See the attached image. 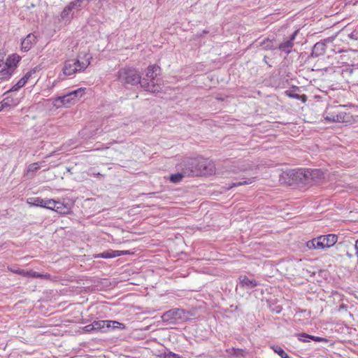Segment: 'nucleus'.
Returning a JSON list of instances; mask_svg holds the SVG:
<instances>
[{"instance_id":"obj_1","label":"nucleus","mask_w":358,"mask_h":358,"mask_svg":"<svg viewBox=\"0 0 358 358\" xmlns=\"http://www.w3.org/2000/svg\"><path fill=\"white\" fill-rule=\"evenodd\" d=\"M182 159L183 164H186L187 167L189 168L192 171V176L198 174H212L215 171L213 163L203 157L191 158L185 157Z\"/></svg>"},{"instance_id":"obj_2","label":"nucleus","mask_w":358,"mask_h":358,"mask_svg":"<svg viewBox=\"0 0 358 358\" xmlns=\"http://www.w3.org/2000/svg\"><path fill=\"white\" fill-rule=\"evenodd\" d=\"M160 68L154 64L149 66L145 70V75L143 78L141 74V87L145 91L152 93L159 92L161 87L155 82V79L159 74Z\"/></svg>"},{"instance_id":"obj_3","label":"nucleus","mask_w":358,"mask_h":358,"mask_svg":"<svg viewBox=\"0 0 358 358\" xmlns=\"http://www.w3.org/2000/svg\"><path fill=\"white\" fill-rule=\"evenodd\" d=\"M117 79L124 86L141 85V72L138 69L126 66L118 70Z\"/></svg>"},{"instance_id":"obj_4","label":"nucleus","mask_w":358,"mask_h":358,"mask_svg":"<svg viewBox=\"0 0 358 358\" xmlns=\"http://www.w3.org/2000/svg\"><path fill=\"white\" fill-rule=\"evenodd\" d=\"M20 59L21 57L16 54L10 55L6 59L0 56V83L10 78Z\"/></svg>"},{"instance_id":"obj_5","label":"nucleus","mask_w":358,"mask_h":358,"mask_svg":"<svg viewBox=\"0 0 358 358\" xmlns=\"http://www.w3.org/2000/svg\"><path fill=\"white\" fill-rule=\"evenodd\" d=\"M84 57L83 61L79 59H66L62 69L63 75L69 76L86 69L91 63L92 57L85 54Z\"/></svg>"},{"instance_id":"obj_6","label":"nucleus","mask_w":358,"mask_h":358,"mask_svg":"<svg viewBox=\"0 0 358 358\" xmlns=\"http://www.w3.org/2000/svg\"><path fill=\"white\" fill-rule=\"evenodd\" d=\"M341 106H329L323 114L325 120L330 122H348L350 121V114L341 109Z\"/></svg>"},{"instance_id":"obj_7","label":"nucleus","mask_w":358,"mask_h":358,"mask_svg":"<svg viewBox=\"0 0 358 358\" xmlns=\"http://www.w3.org/2000/svg\"><path fill=\"white\" fill-rule=\"evenodd\" d=\"M321 171L318 169H297L293 173L295 180L302 183H310L315 178H318L321 175Z\"/></svg>"},{"instance_id":"obj_8","label":"nucleus","mask_w":358,"mask_h":358,"mask_svg":"<svg viewBox=\"0 0 358 358\" xmlns=\"http://www.w3.org/2000/svg\"><path fill=\"white\" fill-rule=\"evenodd\" d=\"M83 90L82 88H79L68 93L67 94L58 96L55 99L54 105L57 108L61 106H67V105L74 102L76 98L81 97L83 96Z\"/></svg>"},{"instance_id":"obj_9","label":"nucleus","mask_w":358,"mask_h":358,"mask_svg":"<svg viewBox=\"0 0 358 358\" xmlns=\"http://www.w3.org/2000/svg\"><path fill=\"white\" fill-rule=\"evenodd\" d=\"M299 30L294 31L289 37L285 38L282 41L276 45V50L284 53L285 55H288L292 52L294 48V41L299 33Z\"/></svg>"},{"instance_id":"obj_10","label":"nucleus","mask_w":358,"mask_h":358,"mask_svg":"<svg viewBox=\"0 0 358 358\" xmlns=\"http://www.w3.org/2000/svg\"><path fill=\"white\" fill-rule=\"evenodd\" d=\"M110 324H113V328H124V325L122 323L111 320L94 321L92 327H94L96 331H100L101 332H106L110 330Z\"/></svg>"},{"instance_id":"obj_11","label":"nucleus","mask_w":358,"mask_h":358,"mask_svg":"<svg viewBox=\"0 0 358 358\" xmlns=\"http://www.w3.org/2000/svg\"><path fill=\"white\" fill-rule=\"evenodd\" d=\"M177 169L180 170V172L171 174L169 177V180L173 183H178L182 180V179L185 176H190L191 175V170L189 168H187L186 164H183V159H182V161L180 164H178Z\"/></svg>"},{"instance_id":"obj_12","label":"nucleus","mask_w":358,"mask_h":358,"mask_svg":"<svg viewBox=\"0 0 358 358\" xmlns=\"http://www.w3.org/2000/svg\"><path fill=\"white\" fill-rule=\"evenodd\" d=\"M334 37H328L323 41L316 43L312 49L311 57H317L323 55L326 50V43H331L334 41Z\"/></svg>"},{"instance_id":"obj_13","label":"nucleus","mask_w":358,"mask_h":358,"mask_svg":"<svg viewBox=\"0 0 358 358\" xmlns=\"http://www.w3.org/2000/svg\"><path fill=\"white\" fill-rule=\"evenodd\" d=\"M185 314V310L180 308H174L166 311L163 315L162 319L164 321L175 322L176 320L182 317Z\"/></svg>"},{"instance_id":"obj_14","label":"nucleus","mask_w":358,"mask_h":358,"mask_svg":"<svg viewBox=\"0 0 358 358\" xmlns=\"http://www.w3.org/2000/svg\"><path fill=\"white\" fill-rule=\"evenodd\" d=\"M36 43V36L34 34H29L21 43V48L24 52L29 51L33 45Z\"/></svg>"},{"instance_id":"obj_15","label":"nucleus","mask_w":358,"mask_h":358,"mask_svg":"<svg viewBox=\"0 0 358 358\" xmlns=\"http://www.w3.org/2000/svg\"><path fill=\"white\" fill-rule=\"evenodd\" d=\"M55 211L61 215H67L71 212V205L64 201H56Z\"/></svg>"},{"instance_id":"obj_16","label":"nucleus","mask_w":358,"mask_h":358,"mask_svg":"<svg viewBox=\"0 0 358 358\" xmlns=\"http://www.w3.org/2000/svg\"><path fill=\"white\" fill-rule=\"evenodd\" d=\"M226 355L229 358H242L245 357L248 352L241 348H228L225 350Z\"/></svg>"},{"instance_id":"obj_17","label":"nucleus","mask_w":358,"mask_h":358,"mask_svg":"<svg viewBox=\"0 0 358 358\" xmlns=\"http://www.w3.org/2000/svg\"><path fill=\"white\" fill-rule=\"evenodd\" d=\"M238 280L239 285L244 289H251L258 285L255 280L249 279L246 275H241Z\"/></svg>"},{"instance_id":"obj_18","label":"nucleus","mask_w":358,"mask_h":358,"mask_svg":"<svg viewBox=\"0 0 358 358\" xmlns=\"http://www.w3.org/2000/svg\"><path fill=\"white\" fill-rule=\"evenodd\" d=\"M306 246L308 249H320L323 250L325 248L324 242L322 241V237L319 236L308 241L306 243Z\"/></svg>"},{"instance_id":"obj_19","label":"nucleus","mask_w":358,"mask_h":358,"mask_svg":"<svg viewBox=\"0 0 358 358\" xmlns=\"http://www.w3.org/2000/svg\"><path fill=\"white\" fill-rule=\"evenodd\" d=\"M121 250H108L106 251H104L101 253H98L94 255V258H104V259H110L116 257L121 256Z\"/></svg>"},{"instance_id":"obj_20","label":"nucleus","mask_w":358,"mask_h":358,"mask_svg":"<svg viewBox=\"0 0 358 358\" xmlns=\"http://www.w3.org/2000/svg\"><path fill=\"white\" fill-rule=\"evenodd\" d=\"M297 336L298 339L302 342H310V340L315 342L327 341L324 338L309 335L306 333L299 334Z\"/></svg>"},{"instance_id":"obj_21","label":"nucleus","mask_w":358,"mask_h":358,"mask_svg":"<svg viewBox=\"0 0 358 358\" xmlns=\"http://www.w3.org/2000/svg\"><path fill=\"white\" fill-rule=\"evenodd\" d=\"M74 15V11L72 10L70 6L68 4L61 12L60 17L62 20L70 21Z\"/></svg>"},{"instance_id":"obj_22","label":"nucleus","mask_w":358,"mask_h":358,"mask_svg":"<svg viewBox=\"0 0 358 358\" xmlns=\"http://www.w3.org/2000/svg\"><path fill=\"white\" fill-rule=\"evenodd\" d=\"M322 237L325 248L334 245L338 239L337 236L334 234H328L327 236H322Z\"/></svg>"},{"instance_id":"obj_23","label":"nucleus","mask_w":358,"mask_h":358,"mask_svg":"<svg viewBox=\"0 0 358 358\" xmlns=\"http://www.w3.org/2000/svg\"><path fill=\"white\" fill-rule=\"evenodd\" d=\"M260 46L265 50H276V45L274 43L273 39H269L268 38L264 39L260 43Z\"/></svg>"},{"instance_id":"obj_24","label":"nucleus","mask_w":358,"mask_h":358,"mask_svg":"<svg viewBox=\"0 0 358 358\" xmlns=\"http://www.w3.org/2000/svg\"><path fill=\"white\" fill-rule=\"evenodd\" d=\"M86 1V0H76L74 1L71 2L69 3L72 10L78 11L81 10L83 8V4Z\"/></svg>"},{"instance_id":"obj_25","label":"nucleus","mask_w":358,"mask_h":358,"mask_svg":"<svg viewBox=\"0 0 358 358\" xmlns=\"http://www.w3.org/2000/svg\"><path fill=\"white\" fill-rule=\"evenodd\" d=\"M271 348L273 350L275 353L278 354L281 358H291L279 345H272Z\"/></svg>"},{"instance_id":"obj_26","label":"nucleus","mask_w":358,"mask_h":358,"mask_svg":"<svg viewBox=\"0 0 358 358\" xmlns=\"http://www.w3.org/2000/svg\"><path fill=\"white\" fill-rule=\"evenodd\" d=\"M255 179L256 178L255 177H252V178H248L247 180H243V181H240V182H233L231 183L229 187H228V189H231L233 187H238V186H240V185H249V184H251L253 182L255 181Z\"/></svg>"},{"instance_id":"obj_27","label":"nucleus","mask_w":358,"mask_h":358,"mask_svg":"<svg viewBox=\"0 0 358 358\" xmlns=\"http://www.w3.org/2000/svg\"><path fill=\"white\" fill-rule=\"evenodd\" d=\"M285 94L287 96H288L290 98L301 100L303 102H306V99H307V97L305 94L300 95V94H298L296 93H294L293 92L288 91V90L285 92Z\"/></svg>"},{"instance_id":"obj_28","label":"nucleus","mask_w":358,"mask_h":358,"mask_svg":"<svg viewBox=\"0 0 358 358\" xmlns=\"http://www.w3.org/2000/svg\"><path fill=\"white\" fill-rule=\"evenodd\" d=\"M45 199H41L40 197H36L32 199L31 202H29L31 206H38V207H44V203Z\"/></svg>"},{"instance_id":"obj_29","label":"nucleus","mask_w":358,"mask_h":358,"mask_svg":"<svg viewBox=\"0 0 358 358\" xmlns=\"http://www.w3.org/2000/svg\"><path fill=\"white\" fill-rule=\"evenodd\" d=\"M55 199H45L43 208L55 210Z\"/></svg>"},{"instance_id":"obj_30","label":"nucleus","mask_w":358,"mask_h":358,"mask_svg":"<svg viewBox=\"0 0 358 358\" xmlns=\"http://www.w3.org/2000/svg\"><path fill=\"white\" fill-rule=\"evenodd\" d=\"M18 273H23L24 275H29V276H31V277H33V278H43V276H45L43 274H41L39 273H37V272L33 271H27L26 273L24 271H20Z\"/></svg>"},{"instance_id":"obj_31","label":"nucleus","mask_w":358,"mask_h":358,"mask_svg":"<svg viewBox=\"0 0 358 358\" xmlns=\"http://www.w3.org/2000/svg\"><path fill=\"white\" fill-rule=\"evenodd\" d=\"M36 68L35 69H33L30 71H29L24 76L23 78L26 79V81L27 82L31 77L34 74H35L36 73Z\"/></svg>"},{"instance_id":"obj_32","label":"nucleus","mask_w":358,"mask_h":358,"mask_svg":"<svg viewBox=\"0 0 358 358\" xmlns=\"http://www.w3.org/2000/svg\"><path fill=\"white\" fill-rule=\"evenodd\" d=\"M164 358H181V357L178 354H176L172 352H164Z\"/></svg>"},{"instance_id":"obj_33","label":"nucleus","mask_w":358,"mask_h":358,"mask_svg":"<svg viewBox=\"0 0 358 358\" xmlns=\"http://www.w3.org/2000/svg\"><path fill=\"white\" fill-rule=\"evenodd\" d=\"M38 169L39 166L37 163H32L28 166V171L31 172H36Z\"/></svg>"},{"instance_id":"obj_34","label":"nucleus","mask_w":358,"mask_h":358,"mask_svg":"<svg viewBox=\"0 0 358 358\" xmlns=\"http://www.w3.org/2000/svg\"><path fill=\"white\" fill-rule=\"evenodd\" d=\"M12 99L9 97L5 98L1 103L3 105L4 108L9 107L11 105Z\"/></svg>"},{"instance_id":"obj_35","label":"nucleus","mask_w":358,"mask_h":358,"mask_svg":"<svg viewBox=\"0 0 358 358\" xmlns=\"http://www.w3.org/2000/svg\"><path fill=\"white\" fill-rule=\"evenodd\" d=\"M93 325V322L90 324H88L87 326H85L83 329L84 331L85 332H92V331H95V329H94V327H92Z\"/></svg>"},{"instance_id":"obj_36","label":"nucleus","mask_w":358,"mask_h":358,"mask_svg":"<svg viewBox=\"0 0 358 358\" xmlns=\"http://www.w3.org/2000/svg\"><path fill=\"white\" fill-rule=\"evenodd\" d=\"M348 37L352 40L358 39V32L357 31H353L350 34H348Z\"/></svg>"},{"instance_id":"obj_37","label":"nucleus","mask_w":358,"mask_h":358,"mask_svg":"<svg viewBox=\"0 0 358 358\" xmlns=\"http://www.w3.org/2000/svg\"><path fill=\"white\" fill-rule=\"evenodd\" d=\"M27 82L26 81V79L24 78L23 77L19 80L17 83V87H22L23 86L25 85V84L27 83Z\"/></svg>"},{"instance_id":"obj_38","label":"nucleus","mask_w":358,"mask_h":358,"mask_svg":"<svg viewBox=\"0 0 358 358\" xmlns=\"http://www.w3.org/2000/svg\"><path fill=\"white\" fill-rule=\"evenodd\" d=\"M20 89V87H17V84L16 83L15 85H14L10 90H8V91L6 92L5 94L10 92H15V91H17Z\"/></svg>"},{"instance_id":"obj_39","label":"nucleus","mask_w":358,"mask_h":358,"mask_svg":"<svg viewBox=\"0 0 358 358\" xmlns=\"http://www.w3.org/2000/svg\"><path fill=\"white\" fill-rule=\"evenodd\" d=\"M354 248H355V254H356V255H357V257L358 258V240H357L355 241V244Z\"/></svg>"},{"instance_id":"obj_40","label":"nucleus","mask_w":358,"mask_h":358,"mask_svg":"<svg viewBox=\"0 0 358 358\" xmlns=\"http://www.w3.org/2000/svg\"><path fill=\"white\" fill-rule=\"evenodd\" d=\"M347 308H348V306H347L345 304L342 303V304L340 306L338 310H339V311H341V310H347Z\"/></svg>"},{"instance_id":"obj_41","label":"nucleus","mask_w":358,"mask_h":358,"mask_svg":"<svg viewBox=\"0 0 358 358\" xmlns=\"http://www.w3.org/2000/svg\"><path fill=\"white\" fill-rule=\"evenodd\" d=\"M346 255H347V256H348V257H350V258H351V257L353 256V255H352V254H351V253H350V252H349L348 251L347 252V254H346Z\"/></svg>"},{"instance_id":"obj_42","label":"nucleus","mask_w":358,"mask_h":358,"mask_svg":"<svg viewBox=\"0 0 358 358\" xmlns=\"http://www.w3.org/2000/svg\"><path fill=\"white\" fill-rule=\"evenodd\" d=\"M4 108H5L3 107V105H2V103L0 102V112Z\"/></svg>"},{"instance_id":"obj_43","label":"nucleus","mask_w":358,"mask_h":358,"mask_svg":"<svg viewBox=\"0 0 358 358\" xmlns=\"http://www.w3.org/2000/svg\"><path fill=\"white\" fill-rule=\"evenodd\" d=\"M122 252L121 253V255H127V254H129V251L126 250V251H122Z\"/></svg>"},{"instance_id":"obj_44","label":"nucleus","mask_w":358,"mask_h":358,"mask_svg":"<svg viewBox=\"0 0 358 358\" xmlns=\"http://www.w3.org/2000/svg\"><path fill=\"white\" fill-rule=\"evenodd\" d=\"M264 61L265 62V63H266V64H267V62H266V57H264Z\"/></svg>"},{"instance_id":"obj_45","label":"nucleus","mask_w":358,"mask_h":358,"mask_svg":"<svg viewBox=\"0 0 358 358\" xmlns=\"http://www.w3.org/2000/svg\"><path fill=\"white\" fill-rule=\"evenodd\" d=\"M115 328H113V324H110V329H115Z\"/></svg>"}]
</instances>
